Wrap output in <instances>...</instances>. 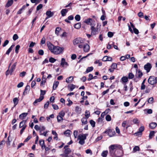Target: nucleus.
Wrapping results in <instances>:
<instances>
[{"label":"nucleus","instance_id":"obj_51","mask_svg":"<svg viewBox=\"0 0 157 157\" xmlns=\"http://www.w3.org/2000/svg\"><path fill=\"white\" fill-rule=\"evenodd\" d=\"M60 30V28L59 27H57L56 28L55 30V33L57 35H58L59 30Z\"/></svg>","mask_w":157,"mask_h":157},{"label":"nucleus","instance_id":"obj_52","mask_svg":"<svg viewBox=\"0 0 157 157\" xmlns=\"http://www.w3.org/2000/svg\"><path fill=\"white\" fill-rule=\"evenodd\" d=\"M155 132L154 131H151L149 135V137L150 138H152L154 136Z\"/></svg>","mask_w":157,"mask_h":157},{"label":"nucleus","instance_id":"obj_11","mask_svg":"<svg viewBox=\"0 0 157 157\" xmlns=\"http://www.w3.org/2000/svg\"><path fill=\"white\" fill-rule=\"evenodd\" d=\"M83 51L85 52H88L90 49V47L89 45L87 44H83Z\"/></svg>","mask_w":157,"mask_h":157},{"label":"nucleus","instance_id":"obj_57","mask_svg":"<svg viewBox=\"0 0 157 157\" xmlns=\"http://www.w3.org/2000/svg\"><path fill=\"white\" fill-rule=\"evenodd\" d=\"M26 74V72L25 71H23L20 73L19 74V75L20 77H24Z\"/></svg>","mask_w":157,"mask_h":157},{"label":"nucleus","instance_id":"obj_31","mask_svg":"<svg viewBox=\"0 0 157 157\" xmlns=\"http://www.w3.org/2000/svg\"><path fill=\"white\" fill-rule=\"evenodd\" d=\"M86 118L83 117L81 119V121L82 124H86L87 123V120Z\"/></svg>","mask_w":157,"mask_h":157},{"label":"nucleus","instance_id":"obj_17","mask_svg":"<svg viewBox=\"0 0 157 157\" xmlns=\"http://www.w3.org/2000/svg\"><path fill=\"white\" fill-rule=\"evenodd\" d=\"M92 21V19L91 18H88L87 19L85 20L84 21V22L86 23L87 25H90L92 26L91 21Z\"/></svg>","mask_w":157,"mask_h":157},{"label":"nucleus","instance_id":"obj_58","mask_svg":"<svg viewBox=\"0 0 157 157\" xmlns=\"http://www.w3.org/2000/svg\"><path fill=\"white\" fill-rule=\"evenodd\" d=\"M111 68L114 70L117 67V65L115 63H113L111 65Z\"/></svg>","mask_w":157,"mask_h":157},{"label":"nucleus","instance_id":"obj_50","mask_svg":"<svg viewBox=\"0 0 157 157\" xmlns=\"http://www.w3.org/2000/svg\"><path fill=\"white\" fill-rule=\"evenodd\" d=\"M148 102L150 104H152L153 102V97L149 98L148 100Z\"/></svg>","mask_w":157,"mask_h":157},{"label":"nucleus","instance_id":"obj_15","mask_svg":"<svg viewBox=\"0 0 157 157\" xmlns=\"http://www.w3.org/2000/svg\"><path fill=\"white\" fill-rule=\"evenodd\" d=\"M60 65L63 67L64 65L67 66L68 65L67 63L66 62L65 59L64 58H62L61 59Z\"/></svg>","mask_w":157,"mask_h":157},{"label":"nucleus","instance_id":"obj_27","mask_svg":"<svg viewBox=\"0 0 157 157\" xmlns=\"http://www.w3.org/2000/svg\"><path fill=\"white\" fill-rule=\"evenodd\" d=\"M81 23H78L75 24L74 25V27L76 29H80L81 26Z\"/></svg>","mask_w":157,"mask_h":157},{"label":"nucleus","instance_id":"obj_39","mask_svg":"<svg viewBox=\"0 0 157 157\" xmlns=\"http://www.w3.org/2000/svg\"><path fill=\"white\" fill-rule=\"evenodd\" d=\"M90 123L92 127H94L95 126V122L93 120H90Z\"/></svg>","mask_w":157,"mask_h":157},{"label":"nucleus","instance_id":"obj_1","mask_svg":"<svg viewBox=\"0 0 157 157\" xmlns=\"http://www.w3.org/2000/svg\"><path fill=\"white\" fill-rule=\"evenodd\" d=\"M46 44L49 50L54 54L58 55L63 52L64 50L63 48L60 47L58 46H55L49 41H47Z\"/></svg>","mask_w":157,"mask_h":157},{"label":"nucleus","instance_id":"obj_63","mask_svg":"<svg viewBox=\"0 0 157 157\" xmlns=\"http://www.w3.org/2000/svg\"><path fill=\"white\" fill-rule=\"evenodd\" d=\"M24 83L23 82H21L19 83L17 86L18 88H20L22 87Z\"/></svg>","mask_w":157,"mask_h":157},{"label":"nucleus","instance_id":"obj_59","mask_svg":"<svg viewBox=\"0 0 157 157\" xmlns=\"http://www.w3.org/2000/svg\"><path fill=\"white\" fill-rule=\"evenodd\" d=\"M10 140H9V136L8 137V140L6 142L7 147H8L10 146Z\"/></svg>","mask_w":157,"mask_h":157},{"label":"nucleus","instance_id":"obj_44","mask_svg":"<svg viewBox=\"0 0 157 157\" xmlns=\"http://www.w3.org/2000/svg\"><path fill=\"white\" fill-rule=\"evenodd\" d=\"M134 75L132 73H130L128 74V78L129 79H132L134 77Z\"/></svg>","mask_w":157,"mask_h":157},{"label":"nucleus","instance_id":"obj_4","mask_svg":"<svg viewBox=\"0 0 157 157\" xmlns=\"http://www.w3.org/2000/svg\"><path fill=\"white\" fill-rule=\"evenodd\" d=\"M148 82L151 85H154L157 83V77L150 76L148 80Z\"/></svg>","mask_w":157,"mask_h":157},{"label":"nucleus","instance_id":"obj_24","mask_svg":"<svg viewBox=\"0 0 157 157\" xmlns=\"http://www.w3.org/2000/svg\"><path fill=\"white\" fill-rule=\"evenodd\" d=\"M52 133L55 136L53 138L54 139L57 140L58 139V135L56 132L54 130H52Z\"/></svg>","mask_w":157,"mask_h":157},{"label":"nucleus","instance_id":"obj_40","mask_svg":"<svg viewBox=\"0 0 157 157\" xmlns=\"http://www.w3.org/2000/svg\"><path fill=\"white\" fill-rule=\"evenodd\" d=\"M57 118L58 122H59L63 120V117L60 116H57Z\"/></svg>","mask_w":157,"mask_h":157},{"label":"nucleus","instance_id":"obj_7","mask_svg":"<svg viewBox=\"0 0 157 157\" xmlns=\"http://www.w3.org/2000/svg\"><path fill=\"white\" fill-rule=\"evenodd\" d=\"M144 127L143 126H141L139 128V131L135 133L134 134L136 136H141L142 134V132L144 131Z\"/></svg>","mask_w":157,"mask_h":157},{"label":"nucleus","instance_id":"obj_2","mask_svg":"<svg viewBox=\"0 0 157 157\" xmlns=\"http://www.w3.org/2000/svg\"><path fill=\"white\" fill-rule=\"evenodd\" d=\"M123 149L122 147L118 144L111 145L109 147V153L111 155H114V153L119 149Z\"/></svg>","mask_w":157,"mask_h":157},{"label":"nucleus","instance_id":"obj_35","mask_svg":"<svg viewBox=\"0 0 157 157\" xmlns=\"http://www.w3.org/2000/svg\"><path fill=\"white\" fill-rule=\"evenodd\" d=\"M108 153L107 151H103L101 153V156L103 157H106Z\"/></svg>","mask_w":157,"mask_h":157},{"label":"nucleus","instance_id":"obj_48","mask_svg":"<svg viewBox=\"0 0 157 157\" xmlns=\"http://www.w3.org/2000/svg\"><path fill=\"white\" fill-rule=\"evenodd\" d=\"M132 121L134 124H138L139 122V121L137 118L134 119Z\"/></svg>","mask_w":157,"mask_h":157},{"label":"nucleus","instance_id":"obj_30","mask_svg":"<svg viewBox=\"0 0 157 157\" xmlns=\"http://www.w3.org/2000/svg\"><path fill=\"white\" fill-rule=\"evenodd\" d=\"M71 132L69 130H67L64 132V134L66 136H68Z\"/></svg>","mask_w":157,"mask_h":157},{"label":"nucleus","instance_id":"obj_60","mask_svg":"<svg viewBox=\"0 0 157 157\" xmlns=\"http://www.w3.org/2000/svg\"><path fill=\"white\" fill-rule=\"evenodd\" d=\"M43 5L41 4H40L38 5L36 7V10L37 11L39 10L42 8Z\"/></svg>","mask_w":157,"mask_h":157},{"label":"nucleus","instance_id":"obj_3","mask_svg":"<svg viewBox=\"0 0 157 157\" xmlns=\"http://www.w3.org/2000/svg\"><path fill=\"white\" fill-rule=\"evenodd\" d=\"M85 40L80 37L76 38L73 40L74 45H76L78 44V47L80 48L83 47V44Z\"/></svg>","mask_w":157,"mask_h":157},{"label":"nucleus","instance_id":"obj_20","mask_svg":"<svg viewBox=\"0 0 157 157\" xmlns=\"http://www.w3.org/2000/svg\"><path fill=\"white\" fill-rule=\"evenodd\" d=\"M156 123L154 122L151 123L149 125V126L150 128L151 129H154L156 127Z\"/></svg>","mask_w":157,"mask_h":157},{"label":"nucleus","instance_id":"obj_56","mask_svg":"<svg viewBox=\"0 0 157 157\" xmlns=\"http://www.w3.org/2000/svg\"><path fill=\"white\" fill-rule=\"evenodd\" d=\"M75 87V85L72 84L70 87V90L71 91H72L73 89H74Z\"/></svg>","mask_w":157,"mask_h":157},{"label":"nucleus","instance_id":"obj_43","mask_svg":"<svg viewBox=\"0 0 157 157\" xmlns=\"http://www.w3.org/2000/svg\"><path fill=\"white\" fill-rule=\"evenodd\" d=\"M46 80L44 79H42V81L40 83V86H44L45 83L46 82Z\"/></svg>","mask_w":157,"mask_h":157},{"label":"nucleus","instance_id":"obj_36","mask_svg":"<svg viewBox=\"0 0 157 157\" xmlns=\"http://www.w3.org/2000/svg\"><path fill=\"white\" fill-rule=\"evenodd\" d=\"M13 2V0H10V1H8L6 4V6L7 7H8L10 6H11Z\"/></svg>","mask_w":157,"mask_h":157},{"label":"nucleus","instance_id":"obj_29","mask_svg":"<svg viewBox=\"0 0 157 157\" xmlns=\"http://www.w3.org/2000/svg\"><path fill=\"white\" fill-rule=\"evenodd\" d=\"M140 148L138 146H135L133 148V152H136L137 151H139Z\"/></svg>","mask_w":157,"mask_h":157},{"label":"nucleus","instance_id":"obj_14","mask_svg":"<svg viewBox=\"0 0 157 157\" xmlns=\"http://www.w3.org/2000/svg\"><path fill=\"white\" fill-rule=\"evenodd\" d=\"M26 122L27 120H23L19 124V128L24 127L25 126L26 127L27 126V125L26 124Z\"/></svg>","mask_w":157,"mask_h":157},{"label":"nucleus","instance_id":"obj_62","mask_svg":"<svg viewBox=\"0 0 157 157\" xmlns=\"http://www.w3.org/2000/svg\"><path fill=\"white\" fill-rule=\"evenodd\" d=\"M93 78V76L92 74H90L89 75V78H88V81H90Z\"/></svg>","mask_w":157,"mask_h":157},{"label":"nucleus","instance_id":"obj_5","mask_svg":"<svg viewBox=\"0 0 157 157\" xmlns=\"http://www.w3.org/2000/svg\"><path fill=\"white\" fill-rule=\"evenodd\" d=\"M124 151L122 149H119L111 156L113 157H121L123 155Z\"/></svg>","mask_w":157,"mask_h":157},{"label":"nucleus","instance_id":"obj_21","mask_svg":"<svg viewBox=\"0 0 157 157\" xmlns=\"http://www.w3.org/2000/svg\"><path fill=\"white\" fill-rule=\"evenodd\" d=\"M15 45L14 44L12 45L8 49L6 52V54L9 55L10 53L12 51L13 48L14 47Z\"/></svg>","mask_w":157,"mask_h":157},{"label":"nucleus","instance_id":"obj_8","mask_svg":"<svg viewBox=\"0 0 157 157\" xmlns=\"http://www.w3.org/2000/svg\"><path fill=\"white\" fill-rule=\"evenodd\" d=\"M91 35H95L98 34V28H96L93 25L91 27Z\"/></svg>","mask_w":157,"mask_h":157},{"label":"nucleus","instance_id":"obj_32","mask_svg":"<svg viewBox=\"0 0 157 157\" xmlns=\"http://www.w3.org/2000/svg\"><path fill=\"white\" fill-rule=\"evenodd\" d=\"M6 143V141L5 140H3L1 142H0V149L2 148L4 146V145Z\"/></svg>","mask_w":157,"mask_h":157},{"label":"nucleus","instance_id":"obj_23","mask_svg":"<svg viewBox=\"0 0 157 157\" xmlns=\"http://www.w3.org/2000/svg\"><path fill=\"white\" fill-rule=\"evenodd\" d=\"M28 114V113H22L19 115V118L22 120Z\"/></svg>","mask_w":157,"mask_h":157},{"label":"nucleus","instance_id":"obj_42","mask_svg":"<svg viewBox=\"0 0 157 157\" xmlns=\"http://www.w3.org/2000/svg\"><path fill=\"white\" fill-rule=\"evenodd\" d=\"M80 16L79 15H76L75 17V20L77 21H79L80 20Z\"/></svg>","mask_w":157,"mask_h":157},{"label":"nucleus","instance_id":"obj_16","mask_svg":"<svg viewBox=\"0 0 157 157\" xmlns=\"http://www.w3.org/2000/svg\"><path fill=\"white\" fill-rule=\"evenodd\" d=\"M17 62L14 63V64L12 66V67L10 69V71H9L10 72V75L12 74V72H13V71L15 70V67L17 65Z\"/></svg>","mask_w":157,"mask_h":157},{"label":"nucleus","instance_id":"obj_9","mask_svg":"<svg viewBox=\"0 0 157 157\" xmlns=\"http://www.w3.org/2000/svg\"><path fill=\"white\" fill-rule=\"evenodd\" d=\"M151 67V64L149 63H147L144 67V69L146 71L147 73L150 71Z\"/></svg>","mask_w":157,"mask_h":157},{"label":"nucleus","instance_id":"obj_34","mask_svg":"<svg viewBox=\"0 0 157 157\" xmlns=\"http://www.w3.org/2000/svg\"><path fill=\"white\" fill-rule=\"evenodd\" d=\"M30 86L29 85H27L26 86L25 89V90L23 92V94L24 95L25 94H26V91H29L30 90Z\"/></svg>","mask_w":157,"mask_h":157},{"label":"nucleus","instance_id":"obj_53","mask_svg":"<svg viewBox=\"0 0 157 157\" xmlns=\"http://www.w3.org/2000/svg\"><path fill=\"white\" fill-rule=\"evenodd\" d=\"M90 116V113L89 111H86L85 113V116L86 118H88Z\"/></svg>","mask_w":157,"mask_h":157},{"label":"nucleus","instance_id":"obj_28","mask_svg":"<svg viewBox=\"0 0 157 157\" xmlns=\"http://www.w3.org/2000/svg\"><path fill=\"white\" fill-rule=\"evenodd\" d=\"M13 101L14 105V106H15L18 103L19 100L17 98H13Z\"/></svg>","mask_w":157,"mask_h":157},{"label":"nucleus","instance_id":"obj_18","mask_svg":"<svg viewBox=\"0 0 157 157\" xmlns=\"http://www.w3.org/2000/svg\"><path fill=\"white\" fill-rule=\"evenodd\" d=\"M68 10L67 9H63L61 11V13L63 17L66 15V13L68 12Z\"/></svg>","mask_w":157,"mask_h":157},{"label":"nucleus","instance_id":"obj_55","mask_svg":"<svg viewBox=\"0 0 157 157\" xmlns=\"http://www.w3.org/2000/svg\"><path fill=\"white\" fill-rule=\"evenodd\" d=\"M56 61V59L52 57H51L49 59V61L52 63H53Z\"/></svg>","mask_w":157,"mask_h":157},{"label":"nucleus","instance_id":"obj_13","mask_svg":"<svg viewBox=\"0 0 157 157\" xmlns=\"http://www.w3.org/2000/svg\"><path fill=\"white\" fill-rule=\"evenodd\" d=\"M44 97L43 96H40V98L38 99H37L35 100L34 102L33 103L34 105H36V104L38 102L41 101L44 98Z\"/></svg>","mask_w":157,"mask_h":157},{"label":"nucleus","instance_id":"obj_45","mask_svg":"<svg viewBox=\"0 0 157 157\" xmlns=\"http://www.w3.org/2000/svg\"><path fill=\"white\" fill-rule=\"evenodd\" d=\"M20 46L19 45H17L15 47V52L17 54L18 53V50L20 48Z\"/></svg>","mask_w":157,"mask_h":157},{"label":"nucleus","instance_id":"obj_49","mask_svg":"<svg viewBox=\"0 0 157 157\" xmlns=\"http://www.w3.org/2000/svg\"><path fill=\"white\" fill-rule=\"evenodd\" d=\"M48 131H46L43 133L40 132V135H43L45 136H47V134L48 132Z\"/></svg>","mask_w":157,"mask_h":157},{"label":"nucleus","instance_id":"obj_25","mask_svg":"<svg viewBox=\"0 0 157 157\" xmlns=\"http://www.w3.org/2000/svg\"><path fill=\"white\" fill-rule=\"evenodd\" d=\"M121 80L123 83H125L127 82L128 81V78L126 76H123V77Z\"/></svg>","mask_w":157,"mask_h":157},{"label":"nucleus","instance_id":"obj_26","mask_svg":"<svg viewBox=\"0 0 157 157\" xmlns=\"http://www.w3.org/2000/svg\"><path fill=\"white\" fill-rule=\"evenodd\" d=\"M59 84V82L58 81L55 82L53 84V89L54 90L56 89L58 86Z\"/></svg>","mask_w":157,"mask_h":157},{"label":"nucleus","instance_id":"obj_37","mask_svg":"<svg viewBox=\"0 0 157 157\" xmlns=\"http://www.w3.org/2000/svg\"><path fill=\"white\" fill-rule=\"evenodd\" d=\"M71 152V150L69 148H67L65 149L64 153L65 154H68Z\"/></svg>","mask_w":157,"mask_h":157},{"label":"nucleus","instance_id":"obj_12","mask_svg":"<svg viewBox=\"0 0 157 157\" xmlns=\"http://www.w3.org/2000/svg\"><path fill=\"white\" fill-rule=\"evenodd\" d=\"M112 59L111 57L108 56H104L102 59V60L103 61H112Z\"/></svg>","mask_w":157,"mask_h":157},{"label":"nucleus","instance_id":"obj_46","mask_svg":"<svg viewBox=\"0 0 157 157\" xmlns=\"http://www.w3.org/2000/svg\"><path fill=\"white\" fill-rule=\"evenodd\" d=\"M19 37L18 36L17 34H14L13 37V40L15 41L17 40L18 38Z\"/></svg>","mask_w":157,"mask_h":157},{"label":"nucleus","instance_id":"obj_33","mask_svg":"<svg viewBox=\"0 0 157 157\" xmlns=\"http://www.w3.org/2000/svg\"><path fill=\"white\" fill-rule=\"evenodd\" d=\"M93 67H88L86 70V72L87 73H88L90 72L91 71H93Z\"/></svg>","mask_w":157,"mask_h":157},{"label":"nucleus","instance_id":"obj_22","mask_svg":"<svg viewBox=\"0 0 157 157\" xmlns=\"http://www.w3.org/2000/svg\"><path fill=\"white\" fill-rule=\"evenodd\" d=\"M73 79V76H70L69 78H66V81L68 83H71L72 82Z\"/></svg>","mask_w":157,"mask_h":157},{"label":"nucleus","instance_id":"obj_41","mask_svg":"<svg viewBox=\"0 0 157 157\" xmlns=\"http://www.w3.org/2000/svg\"><path fill=\"white\" fill-rule=\"evenodd\" d=\"M105 119L108 121H110L111 120V116L109 115H107L105 117Z\"/></svg>","mask_w":157,"mask_h":157},{"label":"nucleus","instance_id":"obj_47","mask_svg":"<svg viewBox=\"0 0 157 157\" xmlns=\"http://www.w3.org/2000/svg\"><path fill=\"white\" fill-rule=\"evenodd\" d=\"M79 140L78 143L81 145H83L85 143V140H82L81 139H78Z\"/></svg>","mask_w":157,"mask_h":157},{"label":"nucleus","instance_id":"obj_10","mask_svg":"<svg viewBox=\"0 0 157 157\" xmlns=\"http://www.w3.org/2000/svg\"><path fill=\"white\" fill-rule=\"evenodd\" d=\"M87 134H81L79 135L78 137V139H81L82 140H85L86 139V136Z\"/></svg>","mask_w":157,"mask_h":157},{"label":"nucleus","instance_id":"obj_54","mask_svg":"<svg viewBox=\"0 0 157 157\" xmlns=\"http://www.w3.org/2000/svg\"><path fill=\"white\" fill-rule=\"evenodd\" d=\"M39 144L41 146L42 148H43L44 147V146H43L44 144V141L42 140H40L39 141Z\"/></svg>","mask_w":157,"mask_h":157},{"label":"nucleus","instance_id":"obj_6","mask_svg":"<svg viewBox=\"0 0 157 157\" xmlns=\"http://www.w3.org/2000/svg\"><path fill=\"white\" fill-rule=\"evenodd\" d=\"M104 133H107L110 137L114 136L115 134V132L114 130L109 129L106 130L104 132Z\"/></svg>","mask_w":157,"mask_h":157},{"label":"nucleus","instance_id":"obj_64","mask_svg":"<svg viewBox=\"0 0 157 157\" xmlns=\"http://www.w3.org/2000/svg\"><path fill=\"white\" fill-rule=\"evenodd\" d=\"M107 34L108 36L109 37H111L113 36V33L110 32H108Z\"/></svg>","mask_w":157,"mask_h":157},{"label":"nucleus","instance_id":"obj_61","mask_svg":"<svg viewBox=\"0 0 157 157\" xmlns=\"http://www.w3.org/2000/svg\"><path fill=\"white\" fill-rule=\"evenodd\" d=\"M94 63L95 64H98L99 66H101L102 65L101 62H100L99 60H97Z\"/></svg>","mask_w":157,"mask_h":157},{"label":"nucleus","instance_id":"obj_19","mask_svg":"<svg viewBox=\"0 0 157 157\" xmlns=\"http://www.w3.org/2000/svg\"><path fill=\"white\" fill-rule=\"evenodd\" d=\"M46 14L48 16V17H51L54 15V12L51 11H48L46 13Z\"/></svg>","mask_w":157,"mask_h":157},{"label":"nucleus","instance_id":"obj_38","mask_svg":"<svg viewBox=\"0 0 157 157\" xmlns=\"http://www.w3.org/2000/svg\"><path fill=\"white\" fill-rule=\"evenodd\" d=\"M137 75L139 78L141 77L143 75V73L140 70H138L137 71Z\"/></svg>","mask_w":157,"mask_h":157}]
</instances>
